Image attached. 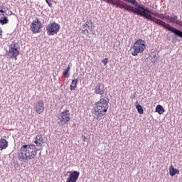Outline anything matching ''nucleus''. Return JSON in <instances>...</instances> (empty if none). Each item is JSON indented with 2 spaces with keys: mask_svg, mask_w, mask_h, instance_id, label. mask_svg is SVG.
I'll return each instance as SVG.
<instances>
[{
  "mask_svg": "<svg viewBox=\"0 0 182 182\" xmlns=\"http://www.w3.org/2000/svg\"><path fill=\"white\" fill-rule=\"evenodd\" d=\"M34 110L37 114H42L45 112V104L43 101H37L34 105Z\"/></svg>",
  "mask_w": 182,
  "mask_h": 182,
  "instance_id": "nucleus-10",
  "label": "nucleus"
},
{
  "mask_svg": "<svg viewBox=\"0 0 182 182\" xmlns=\"http://www.w3.org/2000/svg\"><path fill=\"white\" fill-rule=\"evenodd\" d=\"M95 93L96 95H103L105 93V85L99 83L95 88Z\"/></svg>",
  "mask_w": 182,
  "mask_h": 182,
  "instance_id": "nucleus-13",
  "label": "nucleus"
},
{
  "mask_svg": "<svg viewBox=\"0 0 182 182\" xmlns=\"http://www.w3.org/2000/svg\"><path fill=\"white\" fill-rule=\"evenodd\" d=\"M30 29L33 33H39V32H41V29H42V23L38 18H36L31 23Z\"/></svg>",
  "mask_w": 182,
  "mask_h": 182,
  "instance_id": "nucleus-9",
  "label": "nucleus"
},
{
  "mask_svg": "<svg viewBox=\"0 0 182 182\" xmlns=\"http://www.w3.org/2000/svg\"><path fill=\"white\" fill-rule=\"evenodd\" d=\"M156 113H159V114H163L164 113L165 110L163 106L158 105L156 107Z\"/></svg>",
  "mask_w": 182,
  "mask_h": 182,
  "instance_id": "nucleus-19",
  "label": "nucleus"
},
{
  "mask_svg": "<svg viewBox=\"0 0 182 182\" xmlns=\"http://www.w3.org/2000/svg\"><path fill=\"white\" fill-rule=\"evenodd\" d=\"M60 31V25L57 23H49L46 27V32L48 36L56 35Z\"/></svg>",
  "mask_w": 182,
  "mask_h": 182,
  "instance_id": "nucleus-6",
  "label": "nucleus"
},
{
  "mask_svg": "<svg viewBox=\"0 0 182 182\" xmlns=\"http://www.w3.org/2000/svg\"><path fill=\"white\" fill-rule=\"evenodd\" d=\"M34 143L37 147H42V144H43V136L42 135H37L35 138Z\"/></svg>",
  "mask_w": 182,
  "mask_h": 182,
  "instance_id": "nucleus-14",
  "label": "nucleus"
},
{
  "mask_svg": "<svg viewBox=\"0 0 182 182\" xmlns=\"http://www.w3.org/2000/svg\"><path fill=\"white\" fill-rule=\"evenodd\" d=\"M2 33H3L2 28L0 27V39H2Z\"/></svg>",
  "mask_w": 182,
  "mask_h": 182,
  "instance_id": "nucleus-24",
  "label": "nucleus"
},
{
  "mask_svg": "<svg viewBox=\"0 0 182 182\" xmlns=\"http://www.w3.org/2000/svg\"><path fill=\"white\" fill-rule=\"evenodd\" d=\"M8 141L5 139H0V150H5V149L8 148Z\"/></svg>",
  "mask_w": 182,
  "mask_h": 182,
  "instance_id": "nucleus-17",
  "label": "nucleus"
},
{
  "mask_svg": "<svg viewBox=\"0 0 182 182\" xmlns=\"http://www.w3.org/2000/svg\"><path fill=\"white\" fill-rule=\"evenodd\" d=\"M95 30V23L92 22V20H87L85 23L82 25V33L84 35H89V33H92Z\"/></svg>",
  "mask_w": 182,
  "mask_h": 182,
  "instance_id": "nucleus-7",
  "label": "nucleus"
},
{
  "mask_svg": "<svg viewBox=\"0 0 182 182\" xmlns=\"http://www.w3.org/2000/svg\"><path fill=\"white\" fill-rule=\"evenodd\" d=\"M169 174L173 177L176 176V174H180V171H178L177 168H174L173 165H171L169 167Z\"/></svg>",
  "mask_w": 182,
  "mask_h": 182,
  "instance_id": "nucleus-18",
  "label": "nucleus"
},
{
  "mask_svg": "<svg viewBox=\"0 0 182 182\" xmlns=\"http://www.w3.org/2000/svg\"><path fill=\"white\" fill-rule=\"evenodd\" d=\"M79 176H80V173H79V171H70L66 179V182H76L79 180Z\"/></svg>",
  "mask_w": 182,
  "mask_h": 182,
  "instance_id": "nucleus-11",
  "label": "nucleus"
},
{
  "mask_svg": "<svg viewBox=\"0 0 182 182\" xmlns=\"http://www.w3.org/2000/svg\"><path fill=\"white\" fill-rule=\"evenodd\" d=\"M133 52L132 53V56H137L139 53H143L146 49V41L143 39L136 40L133 46Z\"/></svg>",
  "mask_w": 182,
  "mask_h": 182,
  "instance_id": "nucleus-4",
  "label": "nucleus"
},
{
  "mask_svg": "<svg viewBox=\"0 0 182 182\" xmlns=\"http://www.w3.org/2000/svg\"><path fill=\"white\" fill-rule=\"evenodd\" d=\"M6 53L9 59L18 60V56H19V50L18 49L16 43H13L9 46V51H6Z\"/></svg>",
  "mask_w": 182,
  "mask_h": 182,
  "instance_id": "nucleus-5",
  "label": "nucleus"
},
{
  "mask_svg": "<svg viewBox=\"0 0 182 182\" xmlns=\"http://www.w3.org/2000/svg\"><path fill=\"white\" fill-rule=\"evenodd\" d=\"M70 70V65H68V67L65 68L63 72V76H65V77H69V76H70V75L69 74Z\"/></svg>",
  "mask_w": 182,
  "mask_h": 182,
  "instance_id": "nucleus-20",
  "label": "nucleus"
},
{
  "mask_svg": "<svg viewBox=\"0 0 182 182\" xmlns=\"http://www.w3.org/2000/svg\"><path fill=\"white\" fill-rule=\"evenodd\" d=\"M38 155V148L36 145L23 144L20 148L18 153V159L20 161H26L28 160H33Z\"/></svg>",
  "mask_w": 182,
  "mask_h": 182,
  "instance_id": "nucleus-2",
  "label": "nucleus"
},
{
  "mask_svg": "<svg viewBox=\"0 0 182 182\" xmlns=\"http://www.w3.org/2000/svg\"><path fill=\"white\" fill-rule=\"evenodd\" d=\"M177 25L182 26V21L180 20H179V21H177Z\"/></svg>",
  "mask_w": 182,
  "mask_h": 182,
  "instance_id": "nucleus-26",
  "label": "nucleus"
},
{
  "mask_svg": "<svg viewBox=\"0 0 182 182\" xmlns=\"http://www.w3.org/2000/svg\"><path fill=\"white\" fill-rule=\"evenodd\" d=\"M46 2L50 8H52V6H53V5L50 3V0H46Z\"/></svg>",
  "mask_w": 182,
  "mask_h": 182,
  "instance_id": "nucleus-23",
  "label": "nucleus"
},
{
  "mask_svg": "<svg viewBox=\"0 0 182 182\" xmlns=\"http://www.w3.org/2000/svg\"><path fill=\"white\" fill-rule=\"evenodd\" d=\"M58 120L62 126L68 124L70 122V112H69V110L60 112L58 116Z\"/></svg>",
  "mask_w": 182,
  "mask_h": 182,
  "instance_id": "nucleus-8",
  "label": "nucleus"
},
{
  "mask_svg": "<svg viewBox=\"0 0 182 182\" xmlns=\"http://www.w3.org/2000/svg\"><path fill=\"white\" fill-rule=\"evenodd\" d=\"M109 109V103L107 100L105 98H100L98 102L95 103L94 107V112L95 116L99 119L100 117H103L107 113V109Z\"/></svg>",
  "mask_w": 182,
  "mask_h": 182,
  "instance_id": "nucleus-3",
  "label": "nucleus"
},
{
  "mask_svg": "<svg viewBox=\"0 0 182 182\" xmlns=\"http://www.w3.org/2000/svg\"><path fill=\"white\" fill-rule=\"evenodd\" d=\"M102 63H103L104 66H106L107 63H109V59L105 58L104 60H102Z\"/></svg>",
  "mask_w": 182,
  "mask_h": 182,
  "instance_id": "nucleus-22",
  "label": "nucleus"
},
{
  "mask_svg": "<svg viewBox=\"0 0 182 182\" xmlns=\"http://www.w3.org/2000/svg\"><path fill=\"white\" fill-rule=\"evenodd\" d=\"M9 22L8 19V14L4 9H0V23L1 25H6Z\"/></svg>",
  "mask_w": 182,
  "mask_h": 182,
  "instance_id": "nucleus-12",
  "label": "nucleus"
},
{
  "mask_svg": "<svg viewBox=\"0 0 182 182\" xmlns=\"http://www.w3.org/2000/svg\"><path fill=\"white\" fill-rule=\"evenodd\" d=\"M136 109L138 113H139V114H143V113H144V112L143 110V107H141V105H140V104H138L136 105Z\"/></svg>",
  "mask_w": 182,
  "mask_h": 182,
  "instance_id": "nucleus-21",
  "label": "nucleus"
},
{
  "mask_svg": "<svg viewBox=\"0 0 182 182\" xmlns=\"http://www.w3.org/2000/svg\"><path fill=\"white\" fill-rule=\"evenodd\" d=\"M77 82H79V77L72 80L71 85L70 86V90H76V87H77Z\"/></svg>",
  "mask_w": 182,
  "mask_h": 182,
  "instance_id": "nucleus-16",
  "label": "nucleus"
},
{
  "mask_svg": "<svg viewBox=\"0 0 182 182\" xmlns=\"http://www.w3.org/2000/svg\"><path fill=\"white\" fill-rule=\"evenodd\" d=\"M124 2H127L128 4H132V5H135V8H131L130 12H132L133 14H136V15H139V16H143L144 18H146L149 21H151V22H154L155 23H157V25H159L160 26H163V28H165V29H168V31H170L171 32H173V33H175L176 36H179V38H182V31L170 26V24L161 21V19H166V16L163 14L160 13H155L151 12L149 9V8H144V6L139 4L137 2V0H124ZM156 16V17H153ZM159 18L160 19L157 18Z\"/></svg>",
  "mask_w": 182,
  "mask_h": 182,
  "instance_id": "nucleus-1",
  "label": "nucleus"
},
{
  "mask_svg": "<svg viewBox=\"0 0 182 182\" xmlns=\"http://www.w3.org/2000/svg\"><path fill=\"white\" fill-rule=\"evenodd\" d=\"M166 19L168 20L169 23H176V25L177 22L180 21V20H178V16L176 15H173L171 17H169V16H166Z\"/></svg>",
  "mask_w": 182,
  "mask_h": 182,
  "instance_id": "nucleus-15",
  "label": "nucleus"
},
{
  "mask_svg": "<svg viewBox=\"0 0 182 182\" xmlns=\"http://www.w3.org/2000/svg\"><path fill=\"white\" fill-rule=\"evenodd\" d=\"M82 141H86L87 140V137L86 136H82Z\"/></svg>",
  "mask_w": 182,
  "mask_h": 182,
  "instance_id": "nucleus-25",
  "label": "nucleus"
}]
</instances>
